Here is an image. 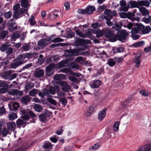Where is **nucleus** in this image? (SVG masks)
Here are the masks:
<instances>
[{"label": "nucleus", "instance_id": "4d7b16f0", "mask_svg": "<svg viewBox=\"0 0 151 151\" xmlns=\"http://www.w3.org/2000/svg\"><path fill=\"white\" fill-rule=\"evenodd\" d=\"M70 66L73 68H75L76 69H78L79 68L78 65L73 62L71 63Z\"/></svg>", "mask_w": 151, "mask_h": 151}, {"label": "nucleus", "instance_id": "a878e982", "mask_svg": "<svg viewBox=\"0 0 151 151\" xmlns=\"http://www.w3.org/2000/svg\"><path fill=\"white\" fill-rule=\"evenodd\" d=\"M65 77V75L63 74H58L54 76V78L56 80H60L64 79Z\"/></svg>", "mask_w": 151, "mask_h": 151}, {"label": "nucleus", "instance_id": "774afa93", "mask_svg": "<svg viewBox=\"0 0 151 151\" xmlns=\"http://www.w3.org/2000/svg\"><path fill=\"white\" fill-rule=\"evenodd\" d=\"M78 12L80 14H87L86 9H79L78 11Z\"/></svg>", "mask_w": 151, "mask_h": 151}, {"label": "nucleus", "instance_id": "b1692460", "mask_svg": "<svg viewBox=\"0 0 151 151\" xmlns=\"http://www.w3.org/2000/svg\"><path fill=\"white\" fill-rule=\"evenodd\" d=\"M9 130L6 127H4L1 129V134L2 135V137H5L9 134Z\"/></svg>", "mask_w": 151, "mask_h": 151}, {"label": "nucleus", "instance_id": "13d9d810", "mask_svg": "<svg viewBox=\"0 0 151 151\" xmlns=\"http://www.w3.org/2000/svg\"><path fill=\"white\" fill-rule=\"evenodd\" d=\"M144 44V42L143 41H141L137 43H134V45L136 47H140L142 46Z\"/></svg>", "mask_w": 151, "mask_h": 151}, {"label": "nucleus", "instance_id": "7ed1b4c3", "mask_svg": "<svg viewBox=\"0 0 151 151\" xmlns=\"http://www.w3.org/2000/svg\"><path fill=\"white\" fill-rule=\"evenodd\" d=\"M104 14L106 15H101V17L102 19H111L113 18V16L116 17L117 14L115 10L112 12L110 9H106L104 12Z\"/></svg>", "mask_w": 151, "mask_h": 151}, {"label": "nucleus", "instance_id": "c03bdc74", "mask_svg": "<svg viewBox=\"0 0 151 151\" xmlns=\"http://www.w3.org/2000/svg\"><path fill=\"white\" fill-rule=\"evenodd\" d=\"M47 100L50 103L55 106H56L57 104V102L52 99L48 98H47Z\"/></svg>", "mask_w": 151, "mask_h": 151}, {"label": "nucleus", "instance_id": "de8ad7c7", "mask_svg": "<svg viewBox=\"0 0 151 151\" xmlns=\"http://www.w3.org/2000/svg\"><path fill=\"white\" fill-rule=\"evenodd\" d=\"M17 118V116L15 113H12L9 116V119L13 120Z\"/></svg>", "mask_w": 151, "mask_h": 151}, {"label": "nucleus", "instance_id": "c756f323", "mask_svg": "<svg viewBox=\"0 0 151 151\" xmlns=\"http://www.w3.org/2000/svg\"><path fill=\"white\" fill-rule=\"evenodd\" d=\"M107 64L110 67H113L116 65V62L112 58L109 59L107 61Z\"/></svg>", "mask_w": 151, "mask_h": 151}, {"label": "nucleus", "instance_id": "2f4dec72", "mask_svg": "<svg viewBox=\"0 0 151 151\" xmlns=\"http://www.w3.org/2000/svg\"><path fill=\"white\" fill-rule=\"evenodd\" d=\"M8 32L7 31H2L0 34V39H4L8 35Z\"/></svg>", "mask_w": 151, "mask_h": 151}, {"label": "nucleus", "instance_id": "0eeeda50", "mask_svg": "<svg viewBox=\"0 0 151 151\" xmlns=\"http://www.w3.org/2000/svg\"><path fill=\"white\" fill-rule=\"evenodd\" d=\"M55 65L53 64H50L46 68V74L47 76H50L53 74L54 72Z\"/></svg>", "mask_w": 151, "mask_h": 151}, {"label": "nucleus", "instance_id": "f3484780", "mask_svg": "<svg viewBox=\"0 0 151 151\" xmlns=\"http://www.w3.org/2000/svg\"><path fill=\"white\" fill-rule=\"evenodd\" d=\"M12 73V71L9 70L2 72L1 74V76L2 77L4 78L5 79H9L10 76L11 75Z\"/></svg>", "mask_w": 151, "mask_h": 151}, {"label": "nucleus", "instance_id": "423d86ee", "mask_svg": "<svg viewBox=\"0 0 151 151\" xmlns=\"http://www.w3.org/2000/svg\"><path fill=\"white\" fill-rule=\"evenodd\" d=\"M50 39H45L40 40L38 42V45L40 49H43L50 43Z\"/></svg>", "mask_w": 151, "mask_h": 151}, {"label": "nucleus", "instance_id": "58836bf2", "mask_svg": "<svg viewBox=\"0 0 151 151\" xmlns=\"http://www.w3.org/2000/svg\"><path fill=\"white\" fill-rule=\"evenodd\" d=\"M144 25L141 23L138 24L136 27L138 31L142 33V30L144 28Z\"/></svg>", "mask_w": 151, "mask_h": 151}, {"label": "nucleus", "instance_id": "1a4fd4ad", "mask_svg": "<svg viewBox=\"0 0 151 151\" xmlns=\"http://www.w3.org/2000/svg\"><path fill=\"white\" fill-rule=\"evenodd\" d=\"M25 11L26 10L23 8L20 9L18 11H14L13 12V17L15 19L20 17Z\"/></svg>", "mask_w": 151, "mask_h": 151}, {"label": "nucleus", "instance_id": "72a5a7b5", "mask_svg": "<svg viewBox=\"0 0 151 151\" xmlns=\"http://www.w3.org/2000/svg\"><path fill=\"white\" fill-rule=\"evenodd\" d=\"M34 86V83L31 82H29L25 86V88L26 90H28L33 88Z\"/></svg>", "mask_w": 151, "mask_h": 151}, {"label": "nucleus", "instance_id": "f257e3e1", "mask_svg": "<svg viewBox=\"0 0 151 151\" xmlns=\"http://www.w3.org/2000/svg\"><path fill=\"white\" fill-rule=\"evenodd\" d=\"M32 55L30 53H27L26 54L20 55L15 59L10 65V67L12 68H15L25 63L23 60L25 58L30 59L32 58Z\"/></svg>", "mask_w": 151, "mask_h": 151}, {"label": "nucleus", "instance_id": "79ce46f5", "mask_svg": "<svg viewBox=\"0 0 151 151\" xmlns=\"http://www.w3.org/2000/svg\"><path fill=\"white\" fill-rule=\"evenodd\" d=\"M119 122H116L114 124L113 126V130L114 131L116 132L119 130Z\"/></svg>", "mask_w": 151, "mask_h": 151}, {"label": "nucleus", "instance_id": "6ab92c4d", "mask_svg": "<svg viewBox=\"0 0 151 151\" xmlns=\"http://www.w3.org/2000/svg\"><path fill=\"white\" fill-rule=\"evenodd\" d=\"M138 8L139 12L142 14L143 16L149 15V12L145 7L139 6Z\"/></svg>", "mask_w": 151, "mask_h": 151}, {"label": "nucleus", "instance_id": "8fccbe9b", "mask_svg": "<svg viewBox=\"0 0 151 151\" xmlns=\"http://www.w3.org/2000/svg\"><path fill=\"white\" fill-rule=\"evenodd\" d=\"M76 34L80 37L83 38H85L84 33H82L81 31L78 30L76 31Z\"/></svg>", "mask_w": 151, "mask_h": 151}, {"label": "nucleus", "instance_id": "39448f33", "mask_svg": "<svg viewBox=\"0 0 151 151\" xmlns=\"http://www.w3.org/2000/svg\"><path fill=\"white\" fill-rule=\"evenodd\" d=\"M64 55L66 57L77 56L79 55V53L78 51L76 50H66L65 51Z\"/></svg>", "mask_w": 151, "mask_h": 151}, {"label": "nucleus", "instance_id": "6e6d98bb", "mask_svg": "<svg viewBox=\"0 0 151 151\" xmlns=\"http://www.w3.org/2000/svg\"><path fill=\"white\" fill-rule=\"evenodd\" d=\"M68 79L70 81L74 83H77L78 81V79L74 76H70L69 77Z\"/></svg>", "mask_w": 151, "mask_h": 151}, {"label": "nucleus", "instance_id": "69168bd1", "mask_svg": "<svg viewBox=\"0 0 151 151\" xmlns=\"http://www.w3.org/2000/svg\"><path fill=\"white\" fill-rule=\"evenodd\" d=\"M104 33V31L102 30L97 32L96 33V36L97 38L102 37L103 34Z\"/></svg>", "mask_w": 151, "mask_h": 151}, {"label": "nucleus", "instance_id": "09e8293b", "mask_svg": "<svg viewBox=\"0 0 151 151\" xmlns=\"http://www.w3.org/2000/svg\"><path fill=\"white\" fill-rule=\"evenodd\" d=\"M48 91L49 95L50 93L52 94H54L55 93V90L54 87H50Z\"/></svg>", "mask_w": 151, "mask_h": 151}, {"label": "nucleus", "instance_id": "473e14b6", "mask_svg": "<svg viewBox=\"0 0 151 151\" xmlns=\"http://www.w3.org/2000/svg\"><path fill=\"white\" fill-rule=\"evenodd\" d=\"M85 58L82 56L78 57L76 58L75 59V61L77 63H83L85 62Z\"/></svg>", "mask_w": 151, "mask_h": 151}, {"label": "nucleus", "instance_id": "5fc2aeb1", "mask_svg": "<svg viewBox=\"0 0 151 151\" xmlns=\"http://www.w3.org/2000/svg\"><path fill=\"white\" fill-rule=\"evenodd\" d=\"M92 30L91 29H88L84 33L85 38L87 37H89L91 36V34Z\"/></svg>", "mask_w": 151, "mask_h": 151}, {"label": "nucleus", "instance_id": "bf43d9fd", "mask_svg": "<svg viewBox=\"0 0 151 151\" xmlns=\"http://www.w3.org/2000/svg\"><path fill=\"white\" fill-rule=\"evenodd\" d=\"M8 46L7 45L3 44L2 45L0 48V50L1 51L4 52L8 48Z\"/></svg>", "mask_w": 151, "mask_h": 151}, {"label": "nucleus", "instance_id": "e2e57ef3", "mask_svg": "<svg viewBox=\"0 0 151 151\" xmlns=\"http://www.w3.org/2000/svg\"><path fill=\"white\" fill-rule=\"evenodd\" d=\"M58 15L57 14L53 13L52 14H49L48 18H58Z\"/></svg>", "mask_w": 151, "mask_h": 151}, {"label": "nucleus", "instance_id": "bb28decb", "mask_svg": "<svg viewBox=\"0 0 151 151\" xmlns=\"http://www.w3.org/2000/svg\"><path fill=\"white\" fill-rule=\"evenodd\" d=\"M101 83V82L99 80H96L93 83L91 87L93 88H98L100 86Z\"/></svg>", "mask_w": 151, "mask_h": 151}, {"label": "nucleus", "instance_id": "5701e85b", "mask_svg": "<svg viewBox=\"0 0 151 151\" xmlns=\"http://www.w3.org/2000/svg\"><path fill=\"white\" fill-rule=\"evenodd\" d=\"M138 6H145L148 7L150 5V2L147 0L146 1H138Z\"/></svg>", "mask_w": 151, "mask_h": 151}, {"label": "nucleus", "instance_id": "c85d7f7f", "mask_svg": "<svg viewBox=\"0 0 151 151\" xmlns=\"http://www.w3.org/2000/svg\"><path fill=\"white\" fill-rule=\"evenodd\" d=\"M139 93L142 95L144 96H149L151 93V92L150 91L145 90H141L140 91Z\"/></svg>", "mask_w": 151, "mask_h": 151}, {"label": "nucleus", "instance_id": "c9c22d12", "mask_svg": "<svg viewBox=\"0 0 151 151\" xmlns=\"http://www.w3.org/2000/svg\"><path fill=\"white\" fill-rule=\"evenodd\" d=\"M129 7H128V4L127 5L122 6H120L119 8V11H125L126 12L128 10Z\"/></svg>", "mask_w": 151, "mask_h": 151}, {"label": "nucleus", "instance_id": "a19ab883", "mask_svg": "<svg viewBox=\"0 0 151 151\" xmlns=\"http://www.w3.org/2000/svg\"><path fill=\"white\" fill-rule=\"evenodd\" d=\"M34 109L36 111L39 112L41 111L42 109L41 106L39 104L35 105L34 106Z\"/></svg>", "mask_w": 151, "mask_h": 151}, {"label": "nucleus", "instance_id": "680f3d73", "mask_svg": "<svg viewBox=\"0 0 151 151\" xmlns=\"http://www.w3.org/2000/svg\"><path fill=\"white\" fill-rule=\"evenodd\" d=\"M112 27L115 30L117 31L121 28V26L118 24H114Z\"/></svg>", "mask_w": 151, "mask_h": 151}, {"label": "nucleus", "instance_id": "7c9ffc66", "mask_svg": "<svg viewBox=\"0 0 151 151\" xmlns=\"http://www.w3.org/2000/svg\"><path fill=\"white\" fill-rule=\"evenodd\" d=\"M39 117L40 121L41 122H46L47 121L46 115L45 114H41L39 116Z\"/></svg>", "mask_w": 151, "mask_h": 151}, {"label": "nucleus", "instance_id": "603ef678", "mask_svg": "<svg viewBox=\"0 0 151 151\" xmlns=\"http://www.w3.org/2000/svg\"><path fill=\"white\" fill-rule=\"evenodd\" d=\"M101 145L100 143H96L92 146V149L93 150L98 149L101 146Z\"/></svg>", "mask_w": 151, "mask_h": 151}, {"label": "nucleus", "instance_id": "a211bd4d", "mask_svg": "<svg viewBox=\"0 0 151 151\" xmlns=\"http://www.w3.org/2000/svg\"><path fill=\"white\" fill-rule=\"evenodd\" d=\"M6 126L7 129L9 130L13 131L14 130L16 127V125L14 122H11L6 123Z\"/></svg>", "mask_w": 151, "mask_h": 151}, {"label": "nucleus", "instance_id": "864d4df0", "mask_svg": "<svg viewBox=\"0 0 151 151\" xmlns=\"http://www.w3.org/2000/svg\"><path fill=\"white\" fill-rule=\"evenodd\" d=\"M12 15V13L10 11L6 12L4 14V16L5 18L8 19L10 18Z\"/></svg>", "mask_w": 151, "mask_h": 151}, {"label": "nucleus", "instance_id": "4be33fe9", "mask_svg": "<svg viewBox=\"0 0 151 151\" xmlns=\"http://www.w3.org/2000/svg\"><path fill=\"white\" fill-rule=\"evenodd\" d=\"M95 7L94 6H88L86 8L87 14H91L95 10Z\"/></svg>", "mask_w": 151, "mask_h": 151}, {"label": "nucleus", "instance_id": "dca6fc26", "mask_svg": "<svg viewBox=\"0 0 151 151\" xmlns=\"http://www.w3.org/2000/svg\"><path fill=\"white\" fill-rule=\"evenodd\" d=\"M128 7L129 8H138V3L135 1H130L128 3Z\"/></svg>", "mask_w": 151, "mask_h": 151}, {"label": "nucleus", "instance_id": "cd10ccee", "mask_svg": "<svg viewBox=\"0 0 151 151\" xmlns=\"http://www.w3.org/2000/svg\"><path fill=\"white\" fill-rule=\"evenodd\" d=\"M150 32H151V28L150 26H147L145 27L144 26L142 33L143 34H148Z\"/></svg>", "mask_w": 151, "mask_h": 151}, {"label": "nucleus", "instance_id": "052dcab7", "mask_svg": "<svg viewBox=\"0 0 151 151\" xmlns=\"http://www.w3.org/2000/svg\"><path fill=\"white\" fill-rule=\"evenodd\" d=\"M43 57V56L42 54L40 55L39 56V58H40L38 59V60L40 64H42L45 61V59L42 58Z\"/></svg>", "mask_w": 151, "mask_h": 151}, {"label": "nucleus", "instance_id": "393cba45", "mask_svg": "<svg viewBox=\"0 0 151 151\" xmlns=\"http://www.w3.org/2000/svg\"><path fill=\"white\" fill-rule=\"evenodd\" d=\"M31 99L30 97L27 95L24 96L21 99L22 102L24 104H26L30 101Z\"/></svg>", "mask_w": 151, "mask_h": 151}, {"label": "nucleus", "instance_id": "338daca9", "mask_svg": "<svg viewBox=\"0 0 151 151\" xmlns=\"http://www.w3.org/2000/svg\"><path fill=\"white\" fill-rule=\"evenodd\" d=\"M101 24L98 22H96L91 24V27L94 28H96L101 26Z\"/></svg>", "mask_w": 151, "mask_h": 151}, {"label": "nucleus", "instance_id": "20e7f679", "mask_svg": "<svg viewBox=\"0 0 151 151\" xmlns=\"http://www.w3.org/2000/svg\"><path fill=\"white\" fill-rule=\"evenodd\" d=\"M142 56V53L140 52L137 53L133 61V62L135 64V66L137 68H139L140 65L141 60L140 58Z\"/></svg>", "mask_w": 151, "mask_h": 151}, {"label": "nucleus", "instance_id": "4c0bfd02", "mask_svg": "<svg viewBox=\"0 0 151 151\" xmlns=\"http://www.w3.org/2000/svg\"><path fill=\"white\" fill-rule=\"evenodd\" d=\"M38 92L37 89H33L29 92V95L32 96H34L37 94Z\"/></svg>", "mask_w": 151, "mask_h": 151}, {"label": "nucleus", "instance_id": "f03ea898", "mask_svg": "<svg viewBox=\"0 0 151 151\" xmlns=\"http://www.w3.org/2000/svg\"><path fill=\"white\" fill-rule=\"evenodd\" d=\"M128 35V33L124 30L118 31L116 35H114L112 38H110V41L114 42L118 40L122 42H124Z\"/></svg>", "mask_w": 151, "mask_h": 151}, {"label": "nucleus", "instance_id": "9d476101", "mask_svg": "<svg viewBox=\"0 0 151 151\" xmlns=\"http://www.w3.org/2000/svg\"><path fill=\"white\" fill-rule=\"evenodd\" d=\"M62 90L65 92H68L70 89V87L68 83L65 81H61L60 82Z\"/></svg>", "mask_w": 151, "mask_h": 151}, {"label": "nucleus", "instance_id": "f704fd0d", "mask_svg": "<svg viewBox=\"0 0 151 151\" xmlns=\"http://www.w3.org/2000/svg\"><path fill=\"white\" fill-rule=\"evenodd\" d=\"M67 64L66 61H62L58 64V68H62L66 66Z\"/></svg>", "mask_w": 151, "mask_h": 151}, {"label": "nucleus", "instance_id": "0e129e2a", "mask_svg": "<svg viewBox=\"0 0 151 151\" xmlns=\"http://www.w3.org/2000/svg\"><path fill=\"white\" fill-rule=\"evenodd\" d=\"M127 18L129 19H135L134 18V14L130 12H128L127 13Z\"/></svg>", "mask_w": 151, "mask_h": 151}, {"label": "nucleus", "instance_id": "6e6552de", "mask_svg": "<svg viewBox=\"0 0 151 151\" xmlns=\"http://www.w3.org/2000/svg\"><path fill=\"white\" fill-rule=\"evenodd\" d=\"M136 151H151V144H144L139 147Z\"/></svg>", "mask_w": 151, "mask_h": 151}, {"label": "nucleus", "instance_id": "ea45409f", "mask_svg": "<svg viewBox=\"0 0 151 151\" xmlns=\"http://www.w3.org/2000/svg\"><path fill=\"white\" fill-rule=\"evenodd\" d=\"M39 94L42 98H43L45 96H48L49 95V93L47 90L46 89H44L43 90V92L39 93Z\"/></svg>", "mask_w": 151, "mask_h": 151}, {"label": "nucleus", "instance_id": "a18cd8bd", "mask_svg": "<svg viewBox=\"0 0 151 151\" xmlns=\"http://www.w3.org/2000/svg\"><path fill=\"white\" fill-rule=\"evenodd\" d=\"M27 114H29L32 119H35L37 118V116L32 111H31L28 110Z\"/></svg>", "mask_w": 151, "mask_h": 151}, {"label": "nucleus", "instance_id": "37998d69", "mask_svg": "<svg viewBox=\"0 0 151 151\" xmlns=\"http://www.w3.org/2000/svg\"><path fill=\"white\" fill-rule=\"evenodd\" d=\"M59 101L62 104L63 106H65L67 103V99L65 98H60Z\"/></svg>", "mask_w": 151, "mask_h": 151}, {"label": "nucleus", "instance_id": "4468645a", "mask_svg": "<svg viewBox=\"0 0 151 151\" xmlns=\"http://www.w3.org/2000/svg\"><path fill=\"white\" fill-rule=\"evenodd\" d=\"M90 41L88 40H85L84 39H77L75 41V43L77 45H85L89 43Z\"/></svg>", "mask_w": 151, "mask_h": 151}, {"label": "nucleus", "instance_id": "3c124183", "mask_svg": "<svg viewBox=\"0 0 151 151\" xmlns=\"http://www.w3.org/2000/svg\"><path fill=\"white\" fill-rule=\"evenodd\" d=\"M30 49V46L29 45H25L21 48L22 50L24 51H28Z\"/></svg>", "mask_w": 151, "mask_h": 151}, {"label": "nucleus", "instance_id": "ddd939ff", "mask_svg": "<svg viewBox=\"0 0 151 151\" xmlns=\"http://www.w3.org/2000/svg\"><path fill=\"white\" fill-rule=\"evenodd\" d=\"M105 36L106 37L109 38V40L110 41V38H112L114 34V32L110 29H106L104 30Z\"/></svg>", "mask_w": 151, "mask_h": 151}, {"label": "nucleus", "instance_id": "f8f14e48", "mask_svg": "<svg viewBox=\"0 0 151 151\" xmlns=\"http://www.w3.org/2000/svg\"><path fill=\"white\" fill-rule=\"evenodd\" d=\"M44 74V70L42 69H37L34 73V76L36 78H39L42 77Z\"/></svg>", "mask_w": 151, "mask_h": 151}, {"label": "nucleus", "instance_id": "9b49d317", "mask_svg": "<svg viewBox=\"0 0 151 151\" xmlns=\"http://www.w3.org/2000/svg\"><path fill=\"white\" fill-rule=\"evenodd\" d=\"M107 110L106 108H104L99 113L98 118L99 121H102L105 117Z\"/></svg>", "mask_w": 151, "mask_h": 151}, {"label": "nucleus", "instance_id": "aec40b11", "mask_svg": "<svg viewBox=\"0 0 151 151\" xmlns=\"http://www.w3.org/2000/svg\"><path fill=\"white\" fill-rule=\"evenodd\" d=\"M94 111V108L91 106L89 107L85 111L84 114L86 116L88 117L91 115Z\"/></svg>", "mask_w": 151, "mask_h": 151}, {"label": "nucleus", "instance_id": "49530a36", "mask_svg": "<svg viewBox=\"0 0 151 151\" xmlns=\"http://www.w3.org/2000/svg\"><path fill=\"white\" fill-rule=\"evenodd\" d=\"M106 6L105 5H102L101 6H99V8L97 9V12H101L104 9L106 10Z\"/></svg>", "mask_w": 151, "mask_h": 151}, {"label": "nucleus", "instance_id": "412c9836", "mask_svg": "<svg viewBox=\"0 0 151 151\" xmlns=\"http://www.w3.org/2000/svg\"><path fill=\"white\" fill-rule=\"evenodd\" d=\"M30 0H20L21 6L26 8L30 6L29 1Z\"/></svg>", "mask_w": 151, "mask_h": 151}, {"label": "nucleus", "instance_id": "e433bc0d", "mask_svg": "<svg viewBox=\"0 0 151 151\" xmlns=\"http://www.w3.org/2000/svg\"><path fill=\"white\" fill-rule=\"evenodd\" d=\"M26 122L20 119H18L16 121V124L18 127L20 126L25 124Z\"/></svg>", "mask_w": 151, "mask_h": 151}, {"label": "nucleus", "instance_id": "2eb2a0df", "mask_svg": "<svg viewBox=\"0 0 151 151\" xmlns=\"http://www.w3.org/2000/svg\"><path fill=\"white\" fill-rule=\"evenodd\" d=\"M52 145L49 142H45L43 144L42 146L45 149V151H49L52 148Z\"/></svg>", "mask_w": 151, "mask_h": 151}]
</instances>
